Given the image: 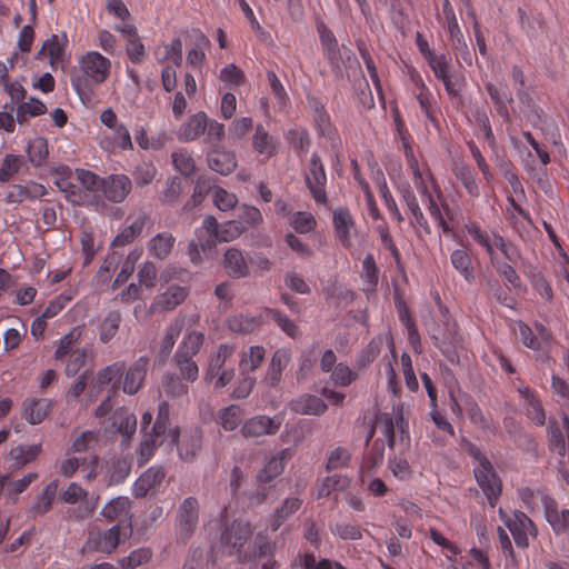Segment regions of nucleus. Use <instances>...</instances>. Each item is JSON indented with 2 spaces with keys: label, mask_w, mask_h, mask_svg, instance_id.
Masks as SVG:
<instances>
[{
  "label": "nucleus",
  "mask_w": 569,
  "mask_h": 569,
  "mask_svg": "<svg viewBox=\"0 0 569 569\" xmlns=\"http://www.w3.org/2000/svg\"><path fill=\"white\" fill-rule=\"evenodd\" d=\"M400 140L412 184L419 193L422 203L430 217L441 229L442 233L445 236H453V228L450 224V221L453 219V211L438 180L435 178L427 163H419L415 156L411 136L402 137Z\"/></svg>",
  "instance_id": "obj_1"
},
{
  "label": "nucleus",
  "mask_w": 569,
  "mask_h": 569,
  "mask_svg": "<svg viewBox=\"0 0 569 569\" xmlns=\"http://www.w3.org/2000/svg\"><path fill=\"white\" fill-rule=\"evenodd\" d=\"M112 70L108 57L96 50H89L78 58V67L70 76V82L84 106L97 101V88L104 84Z\"/></svg>",
  "instance_id": "obj_2"
},
{
  "label": "nucleus",
  "mask_w": 569,
  "mask_h": 569,
  "mask_svg": "<svg viewBox=\"0 0 569 569\" xmlns=\"http://www.w3.org/2000/svg\"><path fill=\"white\" fill-rule=\"evenodd\" d=\"M376 431H379L383 438H377L367 449L362 460V469L365 471H373L383 462L386 445H388L390 449H393L397 432L401 440H403V438L409 440V436L405 429L401 409L397 411L393 409L392 413H380L376 419L375 427L368 435L367 442H369Z\"/></svg>",
  "instance_id": "obj_3"
},
{
  "label": "nucleus",
  "mask_w": 569,
  "mask_h": 569,
  "mask_svg": "<svg viewBox=\"0 0 569 569\" xmlns=\"http://www.w3.org/2000/svg\"><path fill=\"white\" fill-rule=\"evenodd\" d=\"M54 184L67 201L77 206L91 204L96 192L101 190L102 180L96 173L77 169L74 173L68 166H59L53 170Z\"/></svg>",
  "instance_id": "obj_4"
},
{
  "label": "nucleus",
  "mask_w": 569,
  "mask_h": 569,
  "mask_svg": "<svg viewBox=\"0 0 569 569\" xmlns=\"http://www.w3.org/2000/svg\"><path fill=\"white\" fill-rule=\"evenodd\" d=\"M204 136L203 142L217 147L224 137V126L210 119L204 111L190 116L177 132L180 141L190 142Z\"/></svg>",
  "instance_id": "obj_5"
},
{
  "label": "nucleus",
  "mask_w": 569,
  "mask_h": 569,
  "mask_svg": "<svg viewBox=\"0 0 569 569\" xmlns=\"http://www.w3.org/2000/svg\"><path fill=\"white\" fill-rule=\"evenodd\" d=\"M236 346L231 343H221L217 351L209 358L206 371V380L213 381L214 388L221 389L229 385L234 378L233 356Z\"/></svg>",
  "instance_id": "obj_6"
},
{
  "label": "nucleus",
  "mask_w": 569,
  "mask_h": 569,
  "mask_svg": "<svg viewBox=\"0 0 569 569\" xmlns=\"http://www.w3.org/2000/svg\"><path fill=\"white\" fill-rule=\"evenodd\" d=\"M132 533L131 525L117 523L107 530H92L89 533L90 548L103 553H111Z\"/></svg>",
  "instance_id": "obj_7"
},
{
  "label": "nucleus",
  "mask_w": 569,
  "mask_h": 569,
  "mask_svg": "<svg viewBox=\"0 0 569 569\" xmlns=\"http://www.w3.org/2000/svg\"><path fill=\"white\" fill-rule=\"evenodd\" d=\"M253 529L248 522L233 521L221 533V543L229 549V555L244 560L247 553L242 552L243 546L252 537Z\"/></svg>",
  "instance_id": "obj_8"
},
{
  "label": "nucleus",
  "mask_w": 569,
  "mask_h": 569,
  "mask_svg": "<svg viewBox=\"0 0 569 569\" xmlns=\"http://www.w3.org/2000/svg\"><path fill=\"white\" fill-rule=\"evenodd\" d=\"M401 202L406 206L409 213V223L411 227L420 228L425 233H431V227L426 218L418 198L410 183L403 182L397 187Z\"/></svg>",
  "instance_id": "obj_9"
},
{
  "label": "nucleus",
  "mask_w": 569,
  "mask_h": 569,
  "mask_svg": "<svg viewBox=\"0 0 569 569\" xmlns=\"http://www.w3.org/2000/svg\"><path fill=\"white\" fill-rule=\"evenodd\" d=\"M61 499L66 503H79L78 507L71 511V515L77 519L88 518L96 510L98 500V498L89 497L88 491L77 482H71L67 489L61 492Z\"/></svg>",
  "instance_id": "obj_10"
},
{
  "label": "nucleus",
  "mask_w": 569,
  "mask_h": 569,
  "mask_svg": "<svg viewBox=\"0 0 569 569\" xmlns=\"http://www.w3.org/2000/svg\"><path fill=\"white\" fill-rule=\"evenodd\" d=\"M199 522V502L194 497L183 499L179 506L176 528L180 539H189Z\"/></svg>",
  "instance_id": "obj_11"
},
{
  "label": "nucleus",
  "mask_w": 569,
  "mask_h": 569,
  "mask_svg": "<svg viewBox=\"0 0 569 569\" xmlns=\"http://www.w3.org/2000/svg\"><path fill=\"white\" fill-rule=\"evenodd\" d=\"M305 180L315 201L325 204L327 202V176L321 159L317 153H313L310 158Z\"/></svg>",
  "instance_id": "obj_12"
},
{
  "label": "nucleus",
  "mask_w": 569,
  "mask_h": 569,
  "mask_svg": "<svg viewBox=\"0 0 569 569\" xmlns=\"http://www.w3.org/2000/svg\"><path fill=\"white\" fill-rule=\"evenodd\" d=\"M475 478L491 507H495L501 493V480L490 461L473 468Z\"/></svg>",
  "instance_id": "obj_13"
},
{
  "label": "nucleus",
  "mask_w": 569,
  "mask_h": 569,
  "mask_svg": "<svg viewBox=\"0 0 569 569\" xmlns=\"http://www.w3.org/2000/svg\"><path fill=\"white\" fill-rule=\"evenodd\" d=\"M202 228L212 238L214 247L218 242H229L237 239L243 231L244 228L236 221H227L218 223L217 219L212 216H208L202 221Z\"/></svg>",
  "instance_id": "obj_14"
},
{
  "label": "nucleus",
  "mask_w": 569,
  "mask_h": 569,
  "mask_svg": "<svg viewBox=\"0 0 569 569\" xmlns=\"http://www.w3.org/2000/svg\"><path fill=\"white\" fill-rule=\"evenodd\" d=\"M313 121L319 136L328 141L332 150L338 151L341 148L340 134L325 106L319 101L313 103Z\"/></svg>",
  "instance_id": "obj_15"
},
{
  "label": "nucleus",
  "mask_w": 569,
  "mask_h": 569,
  "mask_svg": "<svg viewBox=\"0 0 569 569\" xmlns=\"http://www.w3.org/2000/svg\"><path fill=\"white\" fill-rule=\"evenodd\" d=\"M516 545L519 548L529 546V538H536L537 528L533 521L522 511L513 512L512 517L506 522Z\"/></svg>",
  "instance_id": "obj_16"
},
{
  "label": "nucleus",
  "mask_w": 569,
  "mask_h": 569,
  "mask_svg": "<svg viewBox=\"0 0 569 569\" xmlns=\"http://www.w3.org/2000/svg\"><path fill=\"white\" fill-rule=\"evenodd\" d=\"M439 21L447 30L452 48L455 50L467 49V41L459 26L455 9L449 0H442V17L439 18Z\"/></svg>",
  "instance_id": "obj_17"
},
{
  "label": "nucleus",
  "mask_w": 569,
  "mask_h": 569,
  "mask_svg": "<svg viewBox=\"0 0 569 569\" xmlns=\"http://www.w3.org/2000/svg\"><path fill=\"white\" fill-rule=\"evenodd\" d=\"M517 380L519 383L516 385V387L523 401L527 417L537 426H543L546 422V412L538 393L530 387L523 385L520 379Z\"/></svg>",
  "instance_id": "obj_18"
},
{
  "label": "nucleus",
  "mask_w": 569,
  "mask_h": 569,
  "mask_svg": "<svg viewBox=\"0 0 569 569\" xmlns=\"http://www.w3.org/2000/svg\"><path fill=\"white\" fill-rule=\"evenodd\" d=\"M149 367V358L142 356L131 363L124 373L122 391L127 395H136L143 386Z\"/></svg>",
  "instance_id": "obj_19"
},
{
  "label": "nucleus",
  "mask_w": 569,
  "mask_h": 569,
  "mask_svg": "<svg viewBox=\"0 0 569 569\" xmlns=\"http://www.w3.org/2000/svg\"><path fill=\"white\" fill-rule=\"evenodd\" d=\"M131 180L126 174H111L102 180L101 191L111 202L120 203L131 191Z\"/></svg>",
  "instance_id": "obj_20"
},
{
  "label": "nucleus",
  "mask_w": 569,
  "mask_h": 569,
  "mask_svg": "<svg viewBox=\"0 0 569 569\" xmlns=\"http://www.w3.org/2000/svg\"><path fill=\"white\" fill-rule=\"evenodd\" d=\"M281 419L270 418L261 415L248 419L241 427L243 437H261L264 435H274L281 426Z\"/></svg>",
  "instance_id": "obj_21"
},
{
  "label": "nucleus",
  "mask_w": 569,
  "mask_h": 569,
  "mask_svg": "<svg viewBox=\"0 0 569 569\" xmlns=\"http://www.w3.org/2000/svg\"><path fill=\"white\" fill-rule=\"evenodd\" d=\"M47 188L38 182L29 181L26 184H12L8 188L4 201L7 203H21L26 200H36L47 194Z\"/></svg>",
  "instance_id": "obj_22"
},
{
  "label": "nucleus",
  "mask_w": 569,
  "mask_h": 569,
  "mask_svg": "<svg viewBox=\"0 0 569 569\" xmlns=\"http://www.w3.org/2000/svg\"><path fill=\"white\" fill-rule=\"evenodd\" d=\"M117 31H119L126 40V53L128 59L136 64L143 62L147 57V51L136 27L126 24L117 28Z\"/></svg>",
  "instance_id": "obj_23"
},
{
  "label": "nucleus",
  "mask_w": 569,
  "mask_h": 569,
  "mask_svg": "<svg viewBox=\"0 0 569 569\" xmlns=\"http://www.w3.org/2000/svg\"><path fill=\"white\" fill-rule=\"evenodd\" d=\"M166 471L161 466L147 469L133 483L132 492L136 498H143L153 492L163 481Z\"/></svg>",
  "instance_id": "obj_24"
},
{
  "label": "nucleus",
  "mask_w": 569,
  "mask_h": 569,
  "mask_svg": "<svg viewBox=\"0 0 569 569\" xmlns=\"http://www.w3.org/2000/svg\"><path fill=\"white\" fill-rule=\"evenodd\" d=\"M214 248L212 238L208 236L201 226L196 229L194 239L188 244L189 259L196 266L201 264Z\"/></svg>",
  "instance_id": "obj_25"
},
{
  "label": "nucleus",
  "mask_w": 569,
  "mask_h": 569,
  "mask_svg": "<svg viewBox=\"0 0 569 569\" xmlns=\"http://www.w3.org/2000/svg\"><path fill=\"white\" fill-rule=\"evenodd\" d=\"M98 466V457L90 456L89 458H76L69 457L63 459L59 465V473L64 477H72L79 469L84 471V478L87 480H93L97 476L96 469Z\"/></svg>",
  "instance_id": "obj_26"
},
{
  "label": "nucleus",
  "mask_w": 569,
  "mask_h": 569,
  "mask_svg": "<svg viewBox=\"0 0 569 569\" xmlns=\"http://www.w3.org/2000/svg\"><path fill=\"white\" fill-rule=\"evenodd\" d=\"M251 146L258 154L270 159L278 153L280 148V140L277 137L270 134L268 130L261 123H259L254 128Z\"/></svg>",
  "instance_id": "obj_27"
},
{
  "label": "nucleus",
  "mask_w": 569,
  "mask_h": 569,
  "mask_svg": "<svg viewBox=\"0 0 569 569\" xmlns=\"http://www.w3.org/2000/svg\"><path fill=\"white\" fill-rule=\"evenodd\" d=\"M100 146L107 151H114L116 149L126 151L133 149L131 134L123 123L103 132Z\"/></svg>",
  "instance_id": "obj_28"
},
{
  "label": "nucleus",
  "mask_w": 569,
  "mask_h": 569,
  "mask_svg": "<svg viewBox=\"0 0 569 569\" xmlns=\"http://www.w3.org/2000/svg\"><path fill=\"white\" fill-rule=\"evenodd\" d=\"M131 501L128 497H117L109 501L101 515L109 521H118L120 525H131Z\"/></svg>",
  "instance_id": "obj_29"
},
{
  "label": "nucleus",
  "mask_w": 569,
  "mask_h": 569,
  "mask_svg": "<svg viewBox=\"0 0 569 569\" xmlns=\"http://www.w3.org/2000/svg\"><path fill=\"white\" fill-rule=\"evenodd\" d=\"M170 408L168 402L162 401L158 406V413L151 431L156 436L169 439L170 443H177L179 438V430L170 428Z\"/></svg>",
  "instance_id": "obj_30"
},
{
  "label": "nucleus",
  "mask_w": 569,
  "mask_h": 569,
  "mask_svg": "<svg viewBox=\"0 0 569 569\" xmlns=\"http://www.w3.org/2000/svg\"><path fill=\"white\" fill-rule=\"evenodd\" d=\"M333 228L336 237L343 248L351 247V230L355 227V221L349 210L339 208L333 211Z\"/></svg>",
  "instance_id": "obj_31"
},
{
  "label": "nucleus",
  "mask_w": 569,
  "mask_h": 569,
  "mask_svg": "<svg viewBox=\"0 0 569 569\" xmlns=\"http://www.w3.org/2000/svg\"><path fill=\"white\" fill-rule=\"evenodd\" d=\"M543 512L546 520L556 535L569 532V509H560L557 501L552 498L547 500Z\"/></svg>",
  "instance_id": "obj_32"
},
{
  "label": "nucleus",
  "mask_w": 569,
  "mask_h": 569,
  "mask_svg": "<svg viewBox=\"0 0 569 569\" xmlns=\"http://www.w3.org/2000/svg\"><path fill=\"white\" fill-rule=\"evenodd\" d=\"M208 166L211 170L222 174H230L237 167L236 154L222 149H213L207 157Z\"/></svg>",
  "instance_id": "obj_33"
},
{
  "label": "nucleus",
  "mask_w": 569,
  "mask_h": 569,
  "mask_svg": "<svg viewBox=\"0 0 569 569\" xmlns=\"http://www.w3.org/2000/svg\"><path fill=\"white\" fill-rule=\"evenodd\" d=\"M450 263L468 283H472L475 281L476 277L472 257L466 248L455 249L450 253Z\"/></svg>",
  "instance_id": "obj_34"
},
{
  "label": "nucleus",
  "mask_w": 569,
  "mask_h": 569,
  "mask_svg": "<svg viewBox=\"0 0 569 569\" xmlns=\"http://www.w3.org/2000/svg\"><path fill=\"white\" fill-rule=\"evenodd\" d=\"M223 264L228 274L234 279L244 278L250 273L249 264L242 251L237 248H230L226 251Z\"/></svg>",
  "instance_id": "obj_35"
},
{
  "label": "nucleus",
  "mask_w": 569,
  "mask_h": 569,
  "mask_svg": "<svg viewBox=\"0 0 569 569\" xmlns=\"http://www.w3.org/2000/svg\"><path fill=\"white\" fill-rule=\"evenodd\" d=\"M327 408L326 402L315 395H302L290 402V409L299 415L320 416Z\"/></svg>",
  "instance_id": "obj_36"
},
{
  "label": "nucleus",
  "mask_w": 569,
  "mask_h": 569,
  "mask_svg": "<svg viewBox=\"0 0 569 569\" xmlns=\"http://www.w3.org/2000/svg\"><path fill=\"white\" fill-rule=\"evenodd\" d=\"M176 238L171 232L163 231L153 236L147 243L148 252L153 258L164 260L171 253Z\"/></svg>",
  "instance_id": "obj_37"
},
{
  "label": "nucleus",
  "mask_w": 569,
  "mask_h": 569,
  "mask_svg": "<svg viewBox=\"0 0 569 569\" xmlns=\"http://www.w3.org/2000/svg\"><path fill=\"white\" fill-rule=\"evenodd\" d=\"M122 322V315L118 310H110L98 326L99 341L109 343L118 333Z\"/></svg>",
  "instance_id": "obj_38"
},
{
  "label": "nucleus",
  "mask_w": 569,
  "mask_h": 569,
  "mask_svg": "<svg viewBox=\"0 0 569 569\" xmlns=\"http://www.w3.org/2000/svg\"><path fill=\"white\" fill-rule=\"evenodd\" d=\"M148 217L140 213L112 240V247H123L134 241L143 231Z\"/></svg>",
  "instance_id": "obj_39"
},
{
  "label": "nucleus",
  "mask_w": 569,
  "mask_h": 569,
  "mask_svg": "<svg viewBox=\"0 0 569 569\" xmlns=\"http://www.w3.org/2000/svg\"><path fill=\"white\" fill-rule=\"evenodd\" d=\"M302 506V500L298 497L286 498L282 505L277 508L270 519V529L277 531L292 515Z\"/></svg>",
  "instance_id": "obj_40"
},
{
  "label": "nucleus",
  "mask_w": 569,
  "mask_h": 569,
  "mask_svg": "<svg viewBox=\"0 0 569 569\" xmlns=\"http://www.w3.org/2000/svg\"><path fill=\"white\" fill-rule=\"evenodd\" d=\"M112 428L123 437L129 438L136 432L137 418L126 408H118L112 412L111 416Z\"/></svg>",
  "instance_id": "obj_41"
},
{
  "label": "nucleus",
  "mask_w": 569,
  "mask_h": 569,
  "mask_svg": "<svg viewBox=\"0 0 569 569\" xmlns=\"http://www.w3.org/2000/svg\"><path fill=\"white\" fill-rule=\"evenodd\" d=\"M52 401L48 399H27L23 402L24 418L32 425L40 423L50 412Z\"/></svg>",
  "instance_id": "obj_42"
},
{
  "label": "nucleus",
  "mask_w": 569,
  "mask_h": 569,
  "mask_svg": "<svg viewBox=\"0 0 569 569\" xmlns=\"http://www.w3.org/2000/svg\"><path fill=\"white\" fill-rule=\"evenodd\" d=\"M518 497L530 511H533L540 506L545 509L547 500L552 499V497L542 487H523L519 489Z\"/></svg>",
  "instance_id": "obj_43"
},
{
  "label": "nucleus",
  "mask_w": 569,
  "mask_h": 569,
  "mask_svg": "<svg viewBox=\"0 0 569 569\" xmlns=\"http://www.w3.org/2000/svg\"><path fill=\"white\" fill-rule=\"evenodd\" d=\"M289 361L290 355L287 350L278 349L274 351L266 373V381L269 386L276 387L280 382L282 371L287 368Z\"/></svg>",
  "instance_id": "obj_44"
},
{
  "label": "nucleus",
  "mask_w": 569,
  "mask_h": 569,
  "mask_svg": "<svg viewBox=\"0 0 569 569\" xmlns=\"http://www.w3.org/2000/svg\"><path fill=\"white\" fill-rule=\"evenodd\" d=\"M64 44L66 41L63 42L57 34H52L43 42L39 54L48 58L51 67L56 68L63 63Z\"/></svg>",
  "instance_id": "obj_45"
},
{
  "label": "nucleus",
  "mask_w": 569,
  "mask_h": 569,
  "mask_svg": "<svg viewBox=\"0 0 569 569\" xmlns=\"http://www.w3.org/2000/svg\"><path fill=\"white\" fill-rule=\"evenodd\" d=\"M288 458L287 450L280 451L278 455L272 456L263 469L258 473L257 478L260 483H268L277 478L284 469V463Z\"/></svg>",
  "instance_id": "obj_46"
},
{
  "label": "nucleus",
  "mask_w": 569,
  "mask_h": 569,
  "mask_svg": "<svg viewBox=\"0 0 569 569\" xmlns=\"http://www.w3.org/2000/svg\"><path fill=\"white\" fill-rule=\"evenodd\" d=\"M210 40L202 33H196L193 47L187 53V62L193 70H201L206 60V49L209 48Z\"/></svg>",
  "instance_id": "obj_47"
},
{
  "label": "nucleus",
  "mask_w": 569,
  "mask_h": 569,
  "mask_svg": "<svg viewBox=\"0 0 569 569\" xmlns=\"http://www.w3.org/2000/svg\"><path fill=\"white\" fill-rule=\"evenodd\" d=\"M452 172L456 178L462 183L467 193L471 198H478L480 196V188L477 182L476 176L471 168L466 163H456L452 168Z\"/></svg>",
  "instance_id": "obj_48"
},
{
  "label": "nucleus",
  "mask_w": 569,
  "mask_h": 569,
  "mask_svg": "<svg viewBox=\"0 0 569 569\" xmlns=\"http://www.w3.org/2000/svg\"><path fill=\"white\" fill-rule=\"evenodd\" d=\"M376 180L383 204L386 206L390 214L397 220L398 223L403 222L405 218L400 212L397 202L388 188L387 181L381 170H378L376 172Z\"/></svg>",
  "instance_id": "obj_49"
},
{
  "label": "nucleus",
  "mask_w": 569,
  "mask_h": 569,
  "mask_svg": "<svg viewBox=\"0 0 569 569\" xmlns=\"http://www.w3.org/2000/svg\"><path fill=\"white\" fill-rule=\"evenodd\" d=\"M465 230L467 233L473 239L475 242H477L480 247L485 249L487 254L490 257L496 251L493 250V233H489L488 231L483 230L480 224H478L475 221H468L465 224Z\"/></svg>",
  "instance_id": "obj_50"
},
{
  "label": "nucleus",
  "mask_w": 569,
  "mask_h": 569,
  "mask_svg": "<svg viewBox=\"0 0 569 569\" xmlns=\"http://www.w3.org/2000/svg\"><path fill=\"white\" fill-rule=\"evenodd\" d=\"M187 290L180 286H171L157 297L156 303L163 310H172L187 298Z\"/></svg>",
  "instance_id": "obj_51"
},
{
  "label": "nucleus",
  "mask_w": 569,
  "mask_h": 569,
  "mask_svg": "<svg viewBox=\"0 0 569 569\" xmlns=\"http://www.w3.org/2000/svg\"><path fill=\"white\" fill-rule=\"evenodd\" d=\"M266 356V350L262 346H251L247 351L241 353L239 369L242 373L258 369Z\"/></svg>",
  "instance_id": "obj_52"
},
{
  "label": "nucleus",
  "mask_w": 569,
  "mask_h": 569,
  "mask_svg": "<svg viewBox=\"0 0 569 569\" xmlns=\"http://www.w3.org/2000/svg\"><path fill=\"white\" fill-rule=\"evenodd\" d=\"M171 161L177 171L183 177L189 178L196 173V161L192 154L184 148H180L171 153Z\"/></svg>",
  "instance_id": "obj_53"
},
{
  "label": "nucleus",
  "mask_w": 569,
  "mask_h": 569,
  "mask_svg": "<svg viewBox=\"0 0 569 569\" xmlns=\"http://www.w3.org/2000/svg\"><path fill=\"white\" fill-rule=\"evenodd\" d=\"M41 452V445L17 446L13 447L9 457L14 461L17 468H21L34 461Z\"/></svg>",
  "instance_id": "obj_54"
},
{
  "label": "nucleus",
  "mask_w": 569,
  "mask_h": 569,
  "mask_svg": "<svg viewBox=\"0 0 569 569\" xmlns=\"http://www.w3.org/2000/svg\"><path fill=\"white\" fill-rule=\"evenodd\" d=\"M203 342L204 335L202 332L196 330L190 331L183 337L182 341L178 346V349L176 350V353H181L184 357L193 358L199 353Z\"/></svg>",
  "instance_id": "obj_55"
},
{
  "label": "nucleus",
  "mask_w": 569,
  "mask_h": 569,
  "mask_svg": "<svg viewBox=\"0 0 569 569\" xmlns=\"http://www.w3.org/2000/svg\"><path fill=\"white\" fill-rule=\"evenodd\" d=\"M30 163L34 167L42 166L49 156L48 140L43 137L32 139L27 147Z\"/></svg>",
  "instance_id": "obj_56"
},
{
  "label": "nucleus",
  "mask_w": 569,
  "mask_h": 569,
  "mask_svg": "<svg viewBox=\"0 0 569 569\" xmlns=\"http://www.w3.org/2000/svg\"><path fill=\"white\" fill-rule=\"evenodd\" d=\"M172 446H177L179 456L182 460L189 461L192 460L201 448V436L198 431H194L193 435L183 436L181 442L171 443Z\"/></svg>",
  "instance_id": "obj_57"
},
{
  "label": "nucleus",
  "mask_w": 569,
  "mask_h": 569,
  "mask_svg": "<svg viewBox=\"0 0 569 569\" xmlns=\"http://www.w3.org/2000/svg\"><path fill=\"white\" fill-rule=\"evenodd\" d=\"M432 339L435 340V346L446 356L449 357L451 352H455L457 348L461 347L462 345V338L461 336L455 330V328L448 329L447 333H445L442 337H439L437 335L432 336Z\"/></svg>",
  "instance_id": "obj_58"
},
{
  "label": "nucleus",
  "mask_w": 569,
  "mask_h": 569,
  "mask_svg": "<svg viewBox=\"0 0 569 569\" xmlns=\"http://www.w3.org/2000/svg\"><path fill=\"white\" fill-rule=\"evenodd\" d=\"M152 558V550L148 547H141L132 550L127 557L118 560L122 569H136L148 563Z\"/></svg>",
  "instance_id": "obj_59"
},
{
  "label": "nucleus",
  "mask_w": 569,
  "mask_h": 569,
  "mask_svg": "<svg viewBox=\"0 0 569 569\" xmlns=\"http://www.w3.org/2000/svg\"><path fill=\"white\" fill-rule=\"evenodd\" d=\"M362 279L366 286L363 290L373 292L379 281V269L371 253H368L362 260Z\"/></svg>",
  "instance_id": "obj_60"
},
{
  "label": "nucleus",
  "mask_w": 569,
  "mask_h": 569,
  "mask_svg": "<svg viewBox=\"0 0 569 569\" xmlns=\"http://www.w3.org/2000/svg\"><path fill=\"white\" fill-rule=\"evenodd\" d=\"M242 418V409L237 405H230L220 410L218 421L226 431H233L240 425Z\"/></svg>",
  "instance_id": "obj_61"
},
{
  "label": "nucleus",
  "mask_w": 569,
  "mask_h": 569,
  "mask_svg": "<svg viewBox=\"0 0 569 569\" xmlns=\"http://www.w3.org/2000/svg\"><path fill=\"white\" fill-rule=\"evenodd\" d=\"M329 528L331 533L341 540H360L362 538V529L357 523L337 521Z\"/></svg>",
  "instance_id": "obj_62"
},
{
  "label": "nucleus",
  "mask_w": 569,
  "mask_h": 569,
  "mask_svg": "<svg viewBox=\"0 0 569 569\" xmlns=\"http://www.w3.org/2000/svg\"><path fill=\"white\" fill-rule=\"evenodd\" d=\"M82 329L80 327L72 328L67 335H64L57 345V349L54 351V359L61 360L67 355L71 353L72 348L76 343L81 339Z\"/></svg>",
  "instance_id": "obj_63"
},
{
  "label": "nucleus",
  "mask_w": 569,
  "mask_h": 569,
  "mask_svg": "<svg viewBox=\"0 0 569 569\" xmlns=\"http://www.w3.org/2000/svg\"><path fill=\"white\" fill-rule=\"evenodd\" d=\"M462 569H491L487 555L477 548H471L468 555L460 558Z\"/></svg>",
  "instance_id": "obj_64"
}]
</instances>
